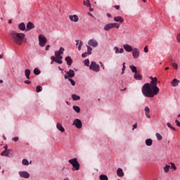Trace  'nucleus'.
Segmentation results:
<instances>
[{
  "label": "nucleus",
  "mask_w": 180,
  "mask_h": 180,
  "mask_svg": "<svg viewBox=\"0 0 180 180\" xmlns=\"http://www.w3.org/2000/svg\"><path fill=\"white\" fill-rule=\"evenodd\" d=\"M34 74L35 75H39L40 74V71L39 70V69L35 68V69L34 70Z\"/></svg>",
  "instance_id": "44"
},
{
  "label": "nucleus",
  "mask_w": 180,
  "mask_h": 180,
  "mask_svg": "<svg viewBox=\"0 0 180 180\" xmlns=\"http://www.w3.org/2000/svg\"><path fill=\"white\" fill-rule=\"evenodd\" d=\"M144 112L146 117L148 119H151V115H150V108L148 106L145 107Z\"/></svg>",
  "instance_id": "14"
},
{
  "label": "nucleus",
  "mask_w": 180,
  "mask_h": 180,
  "mask_svg": "<svg viewBox=\"0 0 180 180\" xmlns=\"http://www.w3.org/2000/svg\"><path fill=\"white\" fill-rule=\"evenodd\" d=\"M129 68L131 69V70L132 71V72H134L135 74L137 73V68H136V66L131 65L129 66Z\"/></svg>",
  "instance_id": "29"
},
{
  "label": "nucleus",
  "mask_w": 180,
  "mask_h": 180,
  "mask_svg": "<svg viewBox=\"0 0 180 180\" xmlns=\"http://www.w3.org/2000/svg\"><path fill=\"white\" fill-rule=\"evenodd\" d=\"M4 148L5 149V151H8V145H5Z\"/></svg>",
  "instance_id": "57"
},
{
  "label": "nucleus",
  "mask_w": 180,
  "mask_h": 180,
  "mask_svg": "<svg viewBox=\"0 0 180 180\" xmlns=\"http://www.w3.org/2000/svg\"><path fill=\"white\" fill-rule=\"evenodd\" d=\"M89 11H90V12H94V8H90Z\"/></svg>",
  "instance_id": "59"
},
{
  "label": "nucleus",
  "mask_w": 180,
  "mask_h": 180,
  "mask_svg": "<svg viewBox=\"0 0 180 180\" xmlns=\"http://www.w3.org/2000/svg\"><path fill=\"white\" fill-rule=\"evenodd\" d=\"M167 127L169 128V129H172V130H174V131L176 130L175 129V127H172V125L169 123V122H167Z\"/></svg>",
  "instance_id": "42"
},
{
  "label": "nucleus",
  "mask_w": 180,
  "mask_h": 180,
  "mask_svg": "<svg viewBox=\"0 0 180 180\" xmlns=\"http://www.w3.org/2000/svg\"><path fill=\"white\" fill-rule=\"evenodd\" d=\"M117 176H120V178L124 176V172H123V169L118 168L117 169Z\"/></svg>",
  "instance_id": "15"
},
{
  "label": "nucleus",
  "mask_w": 180,
  "mask_h": 180,
  "mask_svg": "<svg viewBox=\"0 0 180 180\" xmlns=\"http://www.w3.org/2000/svg\"><path fill=\"white\" fill-rule=\"evenodd\" d=\"M18 29H20V30H26V25L24 22H21L18 25Z\"/></svg>",
  "instance_id": "25"
},
{
  "label": "nucleus",
  "mask_w": 180,
  "mask_h": 180,
  "mask_svg": "<svg viewBox=\"0 0 180 180\" xmlns=\"http://www.w3.org/2000/svg\"><path fill=\"white\" fill-rule=\"evenodd\" d=\"M170 164H171V168L172 169H174V171H176V166L175 165V163H173V162H170Z\"/></svg>",
  "instance_id": "41"
},
{
  "label": "nucleus",
  "mask_w": 180,
  "mask_h": 180,
  "mask_svg": "<svg viewBox=\"0 0 180 180\" xmlns=\"http://www.w3.org/2000/svg\"><path fill=\"white\" fill-rule=\"evenodd\" d=\"M10 36H11L14 43L18 46H22V43H23V40L26 37L24 33H18L15 31H11L10 32Z\"/></svg>",
  "instance_id": "2"
},
{
  "label": "nucleus",
  "mask_w": 180,
  "mask_h": 180,
  "mask_svg": "<svg viewBox=\"0 0 180 180\" xmlns=\"http://www.w3.org/2000/svg\"><path fill=\"white\" fill-rule=\"evenodd\" d=\"M3 139H4V140H6V136H3Z\"/></svg>",
  "instance_id": "63"
},
{
  "label": "nucleus",
  "mask_w": 180,
  "mask_h": 180,
  "mask_svg": "<svg viewBox=\"0 0 180 180\" xmlns=\"http://www.w3.org/2000/svg\"><path fill=\"white\" fill-rule=\"evenodd\" d=\"M108 18H112V15L110 13H107Z\"/></svg>",
  "instance_id": "58"
},
{
  "label": "nucleus",
  "mask_w": 180,
  "mask_h": 180,
  "mask_svg": "<svg viewBox=\"0 0 180 180\" xmlns=\"http://www.w3.org/2000/svg\"><path fill=\"white\" fill-rule=\"evenodd\" d=\"M122 73L121 74H124V70H126V63H122Z\"/></svg>",
  "instance_id": "43"
},
{
  "label": "nucleus",
  "mask_w": 180,
  "mask_h": 180,
  "mask_svg": "<svg viewBox=\"0 0 180 180\" xmlns=\"http://www.w3.org/2000/svg\"><path fill=\"white\" fill-rule=\"evenodd\" d=\"M19 174L21 176V178H30V174L27 172H19Z\"/></svg>",
  "instance_id": "13"
},
{
  "label": "nucleus",
  "mask_w": 180,
  "mask_h": 180,
  "mask_svg": "<svg viewBox=\"0 0 180 180\" xmlns=\"http://www.w3.org/2000/svg\"><path fill=\"white\" fill-rule=\"evenodd\" d=\"M150 79H151L150 83H146L142 86V94L146 98H154V96L158 95L160 92V88L157 86V84H158V79L150 76Z\"/></svg>",
  "instance_id": "1"
},
{
  "label": "nucleus",
  "mask_w": 180,
  "mask_h": 180,
  "mask_svg": "<svg viewBox=\"0 0 180 180\" xmlns=\"http://www.w3.org/2000/svg\"><path fill=\"white\" fill-rule=\"evenodd\" d=\"M66 74L67 75H65V79H68V78H74V77H75V72L72 70H70Z\"/></svg>",
  "instance_id": "7"
},
{
  "label": "nucleus",
  "mask_w": 180,
  "mask_h": 180,
  "mask_svg": "<svg viewBox=\"0 0 180 180\" xmlns=\"http://www.w3.org/2000/svg\"><path fill=\"white\" fill-rule=\"evenodd\" d=\"M175 123L176 124V126H178L179 127H180V122L178 121V120H175Z\"/></svg>",
  "instance_id": "50"
},
{
  "label": "nucleus",
  "mask_w": 180,
  "mask_h": 180,
  "mask_svg": "<svg viewBox=\"0 0 180 180\" xmlns=\"http://www.w3.org/2000/svg\"><path fill=\"white\" fill-rule=\"evenodd\" d=\"M134 77L137 81H141V79H143V76H141L139 72H136V73L134 74Z\"/></svg>",
  "instance_id": "17"
},
{
  "label": "nucleus",
  "mask_w": 180,
  "mask_h": 180,
  "mask_svg": "<svg viewBox=\"0 0 180 180\" xmlns=\"http://www.w3.org/2000/svg\"><path fill=\"white\" fill-rule=\"evenodd\" d=\"M25 84H27V85H29L30 84V81L29 80H25Z\"/></svg>",
  "instance_id": "56"
},
{
  "label": "nucleus",
  "mask_w": 180,
  "mask_h": 180,
  "mask_svg": "<svg viewBox=\"0 0 180 180\" xmlns=\"http://www.w3.org/2000/svg\"><path fill=\"white\" fill-rule=\"evenodd\" d=\"M42 88L41 86H37L36 88V92H37V94H39V92H41Z\"/></svg>",
  "instance_id": "40"
},
{
  "label": "nucleus",
  "mask_w": 180,
  "mask_h": 180,
  "mask_svg": "<svg viewBox=\"0 0 180 180\" xmlns=\"http://www.w3.org/2000/svg\"><path fill=\"white\" fill-rule=\"evenodd\" d=\"M90 70H92L93 71H95L96 72H99L100 67L99 65L96 64V62L92 61L90 67Z\"/></svg>",
  "instance_id": "6"
},
{
  "label": "nucleus",
  "mask_w": 180,
  "mask_h": 180,
  "mask_svg": "<svg viewBox=\"0 0 180 180\" xmlns=\"http://www.w3.org/2000/svg\"><path fill=\"white\" fill-rule=\"evenodd\" d=\"M1 155L2 157L6 156V150L3 151V152L1 153Z\"/></svg>",
  "instance_id": "49"
},
{
  "label": "nucleus",
  "mask_w": 180,
  "mask_h": 180,
  "mask_svg": "<svg viewBox=\"0 0 180 180\" xmlns=\"http://www.w3.org/2000/svg\"><path fill=\"white\" fill-rule=\"evenodd\" d=\"M89 46H91V47H97L98 41L95 39H90L88 43Z\"/></svg>",
  "instance_id": "11"
},
{
  "label": "nucleus",
  "mask_w": 180,
  "mask_h": 180,
  "mask_svg": "<svg viewBox=\"0 0 180 180\" xmlns=\"http://www.w3.org/2000/svg\"><path fill=\"white\" fill-rule=\"evenodd\" d=\"M114 8H115V9L119 10V9H120V6L116 5V6H114Z\"/></svg>",
  "instance_id": "53"
},
{
  "label": "nucleus",
  "mask_w": 180,
  "mask_h": 180,
  "mask_svg": "<svg viewBox=\"0 0 180 180\" xmlns=\"http://www.w3.org/2000/svg\"><path fill=\"white\" fill-rule=\"evenodd\" d=\"M132 56L134 58H139L140 57V51L137 48H134L132 50Z\"/></svg>",
  "instance_id": "9"
},
{
  "label": "nucleus",
  "mask_w": 180,
  "mask_h": 180,
  "mask_svg": "<svg viewBox=\"0 0 180 180\" xmlns=\"http://www.w3.org/2000/svg\"><path fill=\"white\" fill-rule=\"evenodd\" d=\"M68 81L69 82L71 83V84L72 85V86H75V81H74L71 78H68Z\"/></svg>",
  "instance_id": "38"
},
{
  "label": "nucleus",
  "mask_w": 180,
  "mask_h": 180,
  "mask_svg": "<svg viewBox=\"0 0 180 180\" xmlns=\"http://www.w3.org/2000/svg\"><path fill=\"white\" fill-rule=\"evenodd\" d=\"M88 53H84L82 54V57H83V58H85V57H86Z\"/></svg>",
  "instance_id": "51"
},
{
  "label": "nucleus",
  "mask_w": 180,
  "mask_h": 180,
  "mask_svg": "<svg viewBox=\"0 0 180 180\" xmlns=\"http://www.w3.org/2000/svg\"><path fill=\"white\" fill-rule=\"evenodd\" d=\"M68 65H71L72 64V58H71V57L70 56H67L65 58Z\"/></svg>",
  "instance_id": "23"
},
{
  "label": "nucleus",
  "mask_w": 180,
  "mask_h": 180,
  "mask_svg": "<svg viewBox=\"0 0 180 180\" xmlns=\"http://www.w3.org/2000/svg\"><path fill=\"white\" fill-rule=\"evenodd\" d=\"M60 54V52H58L57 51L55 52V56L56 58L58 60V61H63V56Z\"/></svg>",
  "instance_id": "22"
},
{
  "label": "nucleus",
  "mask_w": 180,
  "mask_h": 180,
  "mask_svg": "<svg viewBox=\"0 0 180 180\" xmlns=\"http://www.w3.org/2000/svg\"><path fill=\"white\" fill-rule=\"evenodd\" d=\"M64 180H70L68 178H65Z\"/></svg>",
  "instance_id": "64"
},
{
  "label": "nucleus",
  "mask_w": 180,
  "mask_h": 180,
  "mask_svg": "<svg viewBox=\"0 0 180 180\" xmlns=\"http://www.w3.org/2000/svg\"><path fill=\"white\" fill-rule=\"evenodd\" d=\"M114 50L115 51V54H122L124 53V49H123V48L119 49V47L115 46Z\"/></svg>",
  "instance_id": "16"
},
{
  "label": "nucleus",
  "mask_w": 180,
  "mask_h": 180,
  "mask_svg": "<svg viewBox=\"0 0 180 180\" xmlns=\"http://www.w3.org/2000/svg\"><path fill=\"white\" fill-rule=\"evenodd\" d=\"M84 5H85L88 8H91V1L86 0V1H84Z\"/></svg>",
  "instance_id": "34"
},
{
  "label": "nucleus",
  "mask_w": 180,
  "mask_h": 180,
  "mask_svg": "<svg viewBox=\"0 0 180 180\" xmlns=\"http://www.w3.org/2000/svg\"><path fill=\"white\" fill-rule=\"evenodd\" d=\"M68 162L72 165V171H79V162H78L77 158L69 160Z\"/></svg>",
  "instance_id": "3"
},
{
  "label": "nucleus",
  "mask_w": 180,
  "mask_h": 180,
  "mask_svg": "<svg viewBox=\"0 0 180 180\" xmlns=\"http://www.w3.org/2000/svg\"><path fill=\"white\" fill-rule=\"evenodd\" d=\"M13 141H18V140H19V137L15 136V137L13 138Z\"/></svg>",
  "instance_id": "52"
},
{
  "label": "nucleus",
  "mask_w": 180,
  "mask_h": 180,
  "mask_svg": "<svg viewBox=\"0 0 180 180\" xmlns=\"http://www.w3.org/2000/svg\"><path fill=\"white\" fill-rule=\"evenodd\" d=\"M58 53H59L60 54H64V48L60 47Z\"/></svg>",
  "instance_id": "46"
},
{
  "label": "nucleus",
  "mask_w": 180,
  "mask_h": 180,
  "mask_svg": "<svg viewBox=\"0 0 180 180\" xmlns=\"http://www.w3.org/2000/svg\"><path fill=\"white\" fill-rule=\"evenodd\" d=\"M38 39L39 41V46L41 47H44L46 46V43H47V38H46V37H44L43 34H39Z\"/></svg>",
  "instance_id": "5"
},
{
  "label": "nucleus",
  "mask_w": 180,
  "mask_h": 180,
  "mask_svg": "<svg viewBox=\"0 0 180 180\" xmlns=\"http://www.w3.org/2000/svg\"><path fill=\"white\" fill-rule=\"evenodd\" d=\"M72 99H73V101H79L81 97L79 96H77L76 94H73L72 95Z\"/></svg>",
  "instance_id": "32"
},
{
  "label": "nucleus",
  "mask_w": 180,
  "mask_h": 180,
  "mask_svg": "<svg viewBox=\"0 0 180 180\" xmlns=\"http://www.w3.org/2000/svg\"><path fill=\"white\" fill-rule=\"evenodd\" d=\"M172 65L174 70H178V63H172Z\"/></svg>",
  "instance_id": "45"
},
{
  "label": "nucleus",
  "mask_w": 180,
  "mask_h": 180,
  "mask_svg": "<svg viewBox=\"0 0 180 180\" xmlns=\"http://www.w3.org/2000/svg\"><path fill=\"white\" fill-rule=\"evenodd\" d=\"M115 22H120V23H123L124 22V20L123 19V17L122 16H117L114 18Z\"/></svg>",
  "instance_id": "19"
},
{
  "label": "nucleus",
  "mask_w": 180,
  "mask_h": 180,
  "mask_svg": "<svg viewBox=\"0 0 180 180\" xmlns=\"http://www.w3.org/2000/svg\"><path fill=\"white\" fill-rule=\"evenodd\" d=\"M87 54H92V48H91L89 46H87Z\"/></svg>",
  "instance_id": "36"
},
{
  "label": "nucleus",
  "mask_w": 180,
  "mask_h": 180,
  "mask_svg": "<svg viewBox=\"0 0 180 180\" xmlns=\"http://www.w3.org/2000/svg\"><path fill=\"white\" fill-rule=\"evenodd\" d=\"M84 65L89 67V60L87 59L84 60Z\"/></svg>",
  "instance_id": "47"
},
{
  "label": "nucleus",
  "mask_w": 180,
  "mask_h": 180,
  "mask_svg": "<svg viewBox=\"0 0 180 180\" xmlns=\"http://www.w3.org/2000/svg\"><path fill=\"white\" fill-rule=\"evenodd\" d=\"M31 29H34V24H33V22H29L27 24V30H31Z\"/></svg>",
  "instance_id": "21"
},
{
  "label": "nucleus",
  "mask_w": 180,
  "mask_h": 180,
  "mask_svg": "<svg viewBox=\"0 0 180 180\" xmlns=\"http://www.w3.org/2000/svg\"><path fill=\"white\" fill-rule=\"evenodd\" d=\"M76 43H77L76 46H78V50L79 51L81 50V47H82V44H83L82 41L77 40L76 41Z\"/></svg>",
  "instance_id": "28"
},
{
  "label": "nucleus",
  "mask_w": 180,
  "mask_h": 180,
  "mask_svg": "<svg viewBox=\"0 0 180 180\" xmlns=\"http://www.w3.org/2000/svg\"><path fill=\"white\" fill-rule=\"evenodd\" d=\"M100 180H109V178L105 174H101L99 176Z\"/></svg>",
  "instance_id": "30"
},
{
  "label": "nucleus",
  "mask_w": 180,
  "mask_h": 180,
  "mask_svg": "<svg viewBox=\"0 0 180 180\" xmlns=\"http://www.w3.org/2000/svg\"><path fill=\"white\" fill-rule=\"evenodd\" d=\"M100 64H101V67H103V68L105 69V66H103V64H102L101 62H100Z\"/></svg>",
  "instance_id": "60"
},
{
  "label": "nucleus",
  "mask_w": 180,
  "mask_h": 180,
  "mask_svg": "<svg viewBox=\"0 0 180 180\" xmlns=\"http://www.w3.org/2000/svg\"><path fill=\"white\" fill-rule=\"evenodd\" d=\"M133 129L132 130H134V129H137V123H136L135 124L133 125Z\"/></svg>",
  "instance_id": "55"
},
{
  "label": "nucleus",
  "mask_w": 180,
  "mask_h": 180,
  "mask_svg": "<svg viewBox=\"0 0 180 180\" xmlns=\"http://www.w3.org/2000/svg\"><path fill=\"white\" fill-rule=\"evenodd\" d=\"M73 125L77 127V129H82V122H81V120L76 119L73 122Z\"/></svg>",
  "instance_id": "8"
},
{
  "label": "nucleus",
  "mask_w": 180,
  "mask_h": 180,
  "mask_svg": "<svg viewBox=\"0 0 180 180\" xmlns=\"http://www.w3.org/2000/svg\"><path fill=\"white\" fill-rule=\"evenodd\" d=\"M143 51H145L146 53L148 52V46H146L143 49Z\"/></svg>",
  "instance_id": "48"
},
{
  "label": "nucleus",
  "mask_w": 180,
  "mask_h": 180,
  "mask_svg": "<svg viewBox=\"0 0 180 180\" xmlns=\"http://www.w3.org/2000/svg\"><path fill=\"white\" fill-rule=\"evenodd\" d=\"M8 23L11 25L12 23V20H8Z\"/></svg>",
  "instance_id": "61"
},
{
  "label": "nucleus",
  "mask_w": 180,
  "mask_h": 180,
  "mask_svg": "<svg viewBox=\"0 0 180 180\" xmlns=\"http://www.w3.org/2000/svg\"><path fill=\"white\" fill-rule=\"evenodd\" d=\"M6 157H9V155H11V154H13V150L12 149H8L7 150H6Z\"/></svg>",
  "instance_id": "33"
},
{
  "label": "nucleus",
  "mask_w": 180,
  "mask_h": 180,
  "mask_svg": "<svg viewBox=\"0 0 180 180\" xmlns=\"http://www.w3.org/2000/svg\"><path fill=\"white\" fill-rule=\"evenodd\" d=\"M50 49V45H47L46 46V49H45V50H46V51H49V49Z\"/></svg>",
  "instance_id": "54"
},
{
  "label": "nucleus",
  "mask_w": 180,
  "mask_h": 180,
  "mask_svg": "<svg viewBox=\"0 0 180 180\" xmlns=\"http://www.w3.org/2000/svg\"><path fill=\"white\" fill-rule=\"evenodd\" d=\"M69 19H70V20H71V22H75V23H77V22H78V20H79V18H78V15H77L75 14L69 15Z\"/></svg>",
  "instance_id": "10"
},
{
  "label": "nucleus",
  "mask_w": 180,
  "mask_h": 180,
  "mask_svg": "<svg viewBox=\"0 0 180 180\" xmlns=\"http://www.w3.org/2000/svg\"><path fill=\"white\" fill-rule=\"evenodd\" d=\"M156 137L158 139V140H159L160 141H161V140H162V136H161V134L156 133Z\"/></svg>",
  "instance_id": "37"
},
{
  "label": "nucleus",
  "mask_w": 180,
  "mask_h": 180,
  "mask_svg": "<svg viewBox=\"0 0 180 180\" xmlns=\"http://www.w3.org/2000/svg\"><path fill=\"white\" fill-rule=\"evenodd\" d=\"M123 47L124 50L127 51V53H131V51H133V48L131 47V46L127 44H124Z\"/></svg>",
  "instance_id": "12"
},
{
  "label": "nucleus",
  "mask_w": 180,
  "mask_h": 180,
  "mask_svg": "<svg viewBox=\"0 0 180 180\" xmlns=\"http://www.w3.org/2000/svg\"><path fill=\"white\" fill-rule=\"evenodd\" d=\"M113 27L119 29V27H120V24L116 22L106 24L104 27V30L108 31L110 30V29H113Z\"/></svg>",
  "instance_id": "4"
},
{
  "label": "nucleus",
  "mask_w": 180,
  "mask_h": 180,
  "mask_svg": "<svg viewBox=\"0 0 180 180\" xmlns=\"http://www.w3.org/2000/svg\"><path fill=\"white\" fill-rule=\"evenodd\" d=\"M146 144L148 146V147H151L153 146V139H148L146 140Z\"/></svg>",
  "instance_id": "24"
},
{
  "label": "nucleus",
  "mask_w": 180,
  "mask_h": 180,
  "mask_svg": "<svg viewBox=\"0 0 180 180\" xmlns=\"http://www.w3.org/2000/svg\"><path fill=\"white\" fill-rule=\"evenodd\" d=\"M25 74L27 79H30V70L26 69L25 70Z\"/></svg>",
  "instance_id": "26"
},
{
  "label": "nucleus",
  "mask_w": 180,
  "mask_h": 180,
  "mask_svg": "<svg viewBox=\"0 0 180 180\" xmlns=\"http://www.w3.org/2000/svg\"><path fill=\"white\" fill-rule=\"evenodd\" d=\"M56 127H57L58 130H59L62 133H64V131H65V129H64V127H63V125L60 122H58L56 124Z\"/></svg>",
  "instance_id": "18"
},
{
  "label": "nucleus",
  "mask_w": 180,
  "mask_h": 180,
  "mask_svg": "<svg viewBox=\"0 0 180 180\" xmlns=\"http://www.w3.org/2000/svg\"><path fill=\"white\" fill-rule=\"evenodd\" d=\"M22 165H29V160H27V159H23L22 160Z\"/></svg>",
  "instance_id": "39"
},
{
  "label": "nucleus",
  "mask_w": 180,
  "mask_h": 180,
  "mask_svg": "<svg viewBox=\"0 0 180 180\" xmlns=\"http://www.w3.org/2000/svg\"><path fill=\"white\" fill-rule=\"evenodd\" d=\"M179 80L174 79L173 81L171 82V84L172 86H178L179 85Z\"/></svg>",
  "instance_id": "20"
},
{
  "label": "nucleus",
  "mask_w": 180,
  "mask_h": 180,
  "mask_svg": "<svg viewBox=\"0 0 180 180\" xmlns=\"http://www.w3.org/2000/svg\"><path fill=\"white\" fill-rule=\"evenodd\" d=\"M51 59L52 61H55V63H58V64H63V60H58L57 58L55 56H51Z\"/></svg>",
  "instance_id": "27"
},
{
  "label": "nucleus",
  "mask_w": 180,
  "mask_h": 180,
  "mask_svg": "<svg viewBox=\"0 0 180 180\" xmlns=\"http://www.w3.org/2000/svg\"><path fill=\"white\" fill-rule=\"evenodd\" d=\"M165 70L167 71V70H169V67H167V68H165Z\"/></svg>",
  "instance_id": "62"
},
{
  "label": "nucleus",
  "mask_w": 180,
  "mask_h": 180,
  "mask_svg": "<svg viewBox=\"0 0 180 180\" xmlns=\"http://www.w3.org/2000/svg\"><path fill=\"white\" fill-rule=\"evenodd\" d=\"M169 168H171V166L168 165H166L165 167L163 168L166 174H168V172H169Z\"/></svg>",
  "instance_id": "31"
},
{
  "label": "nucleus",
  "mask_w": 180,
  "mask_h": 180,
  "mask_svg": "<svg viewBox=\"0 0 180 180\" xmlns=\"http://www.w3.org/2000/svg\"><path fill=\"white\" fill-rule=\"evenodd\" d=\"M73 109L77 112V113H79V112H81V108L77 105H74Z\"/></svg>",
  "instance_id": "35"
}]
</instances>
